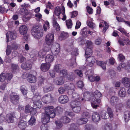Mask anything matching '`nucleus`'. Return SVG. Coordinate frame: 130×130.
<instances>
[{
  "label": "nucleus",
  "mask_w": 130,
  "mask_h": 130,
  "mask_svg": "<svg viewBox=\"0 0 130 130\" xmlns=\"http://www.w3.org/2000/svg\"><path fill=\"white\" fill-rule=\"evenodd\" d=\"M124 84L125 87L130 88V82H124Z\"/></svg>",
  "instance_id": "64"
},
{
  "label": "nucleus",
  "mask_w": 130,
  "mask_h": 130,
  "mask_svg": "<svg viewBox=\"0 0 130 130\" xmlns=\"http://www.w3.org/2000/svg\"><path fill=\"white\" fill-rule=\"evenodd\" d=\"M27 28L26 26L23 25L21 26L19 28V31L20 34L24 36H25L27 31Z\"/></svg>",
  "instance_id": "13"
},
{
  "label": "nucleus",
  "mask_w": 130,
  "mask_h": 130,
  "mask_svg": "<svg viewBox=\"0 0 130 130\" xmlns=\"http://www.w3.org/2000/svg\"><path fill=\"white\" fill-rule=\"evenodd\" d=\"M33 103L34 106H36L37 108H40L42 106V104L41 101H38L36 102H34Z\"/></svg>",
  "instance_id": "39"
},
{
  "label": "nucleus",
  "mask_w": 130,
  "mask_h": 130,
  "mask_svg": "<svg viewBox=\"0 0 130 130\" xmlns=\"http://www.w3.org/2000/svg\"><path fill=\"white\" fill-rule=\"evenodd\" d=\"M76 84L77 87L79 88H83L84 86L83 82H77Z\"/></svg>",
  "instance_id": "56"
},
{
  "label": "nucleus",
  "mask_w": 130,
  "mask_h": 130,
  "mask_svg": "<svg viewBox=\"0 0 130 130\" xmlns=\"http://www.w3.org/2000/svg\"><path fill=\"white\" fill-rule=\"evenodd\" d=\"M124 118L125 122H128L130 119V112L127 111L124 112Z\"/></svg>",
  "instance_id": "20"
},
{
  "label": "nucleus",
  "mask_w": 130,
  "mask_h": 130,
  "mask_svg": "<svg viewBox=\"0 0 130 130\" xmlns=\"http://www.w3.org/2000/svg\"><path fill=\"white\" fill-rule=\"evenodd\" d=\"M11 49L13 50H17L18 48V46L17 44L15 43H13L11 46H8Z\"/></svg>",
  "instance_id": "51"
},
{
  "label": "nucleus",
  "mask_w": 130,
  "mask_h": 130,
  "mask_svg": "<svg viewBox=\"0 0 130 130\" xmlns=\"http://www.w3.org/2000/svg\"><path fill=\"white\" fill-rule=\"evenodd\" d=\"M72 97L74 99L78 100L80 101H82L84 99L83 98H80L79 95L75 92L73 93Z\"/></svg>",
  "instance_id": "25"
},
{
  "label": "nucleus",
  "mask_w": 130,
  "mask_h": 130,
  "mask_svg": "<svg viewBox=\"0 0 130 130\" xmlns=\"http://www.w3.org/2000/svg\"><path fill=\"white\" fill-rule=\"evenodd\" d=\"M46 47L44 48L43 50H40L38 53V56L39 57L42 58L46 54V53L49 51V48H47V50H46Z\"/></svg>",
  "instance_id": "14"
},
{
  "label": "nucleus",
  "mask_w": 130,
  "mask_h": 130,
  "mask_svg": "<svg viewBox=\"0 0 130 130\" xmlns=\"http://www.w3.org/2000/svg\"><path fill=\"white\" fill-rule=\"evenodd\" d=\"M20 89L22 93L24 95H25L27 94V88L25 86H22L20 87Z\"/></svg>",
  "instance_id": "37"
},
{
  "label": "nucleus",
  "mask_w": 130,
  "mask_h": 130,
  "mask_svg": "<svg viewBox=\"0 0 130 130\" xmlns=\"http://www.w3.org/2000/svg\"><path fill=\"white\" fill-rule=\"evenodd\" d=\"M65 89L64 88L60 87L59 88L58 91L60 94H63L65 91Z\"/></svg>",
  "instance_id": "61"
},
{
  "label": "nucleus",
  "mask_w": 130,
  "mask_h": 130,
  "mask_svg": "<svg viewBox=\"0 0 130 130\" xmlns=\"http://www.w3.org/2000/svg\"><path fill=\"white\" fill-rule=\"evenodd\" d=\"M66 23L67 27L69 29L72 28L73 24L72 20L71 19L66 20Z\"/></svg>",
  "instance_id": "40"
},
{
  "label": "nucleus",
  "mask_w": 130,
  "mask_h": 130,
  "mask_svg": "<svg viewBox=\"0 0 130 130\" xmlns=\"http://www.w3.org/2000/svg\"><path fill=\"white\" fill-rule=\"evenodd\" d=\"M12 50L9 46H8L6 49V55L7 56H8L10 55L11 53V51Z\"/></svg>",
  "instance_id": "57"
},
{
  "label": "nucleus",
  "mask_w": 130,
  "mask_h": 130,
  "mask_svg": "<svg viewBox=\"0 0 130 130\" xmlns=\"http://www.w3.org/2000/svg\"><path fill=\"white\" fill-rule=\"evenodd\" d=\"M81 104L80 102L77 101H72L70 103V105L73 111L76 113H78L80 111Z\"/></svg>",
  "instance_id": "3"
},
{
  "label": "nucleus",
  "mask_w": 130,
  "mask_h": 130,
  "mask_svg": "<svg viewBox=\"0 0 130 130\" xmlns=\"http://www.w3.org/2000/svg\"><path fill=\"white\" fill-rule=\"evenodd\" d=\"M19 68L18 65L14 64H11V68L12 69L13 71L14 72L17 69Z\"/></svg>",
  "instance_id": "49"
},
{
  "label": "nucleus",
  "mask_w": 130,
  "mask_h": 130,
  "mask_svg": "<svg viewBox=\"0 0 130 130\" xmlns=\"http://www.w3.org/2000/svg\"><path fill=\"white\" fill-rule=\"evenodd\" d=\"M69 98L66 95H61L58 98V101L62 104L66 103L69 101Z\"/></svg>",
  "instance_id": "10"
},
{
  "label": "nucleus",
  "mask_w": 130,
  "mask_h": 130,
  "mask_svg": "<svg viewBox=\"0 0 130 130\" xmlns=\"http://www.w3.org/2000/svg\"><path fill=\"white\" fill-rule=\"evenodd\" d=\"M45 47H46V50L47 49V48H49V51L50 50V48L48 45L47 46L45 47ZM60 49V44L56 43L52 46V47L50 48V50L53 54L55 55H56L59 52Z\"/></svg>",
  "instance_id": "5"
},
{
  "label": "nucleus",
  "mask_w": 130,
  "mask_h": 130,
  "mask_svg": "<svg viewBox=\"0 0 130 130\" xmlns=\"http://www.w3.org/2000/svg\"><path fill=\"white\" fill-rule=\"evenodd\" d=\"M22 69L26 70H29L32 68L31 63L30 60H28L25 63H22L21 65Z\"/></svg>",
  "instance_id": "9"
},
{
  "label": "nucleus",
  "mask_w": 130,
  "mask_h": 130,
  "mask_svg": "<svg viewBox=\"0 0 130 130\" xmlns=\"http://www.w3.org/2000/svg\"><path fill=\"white\" fill-rule=\"evenodd\" d=\"M124 105L122 103H120L117 104L116 106V108L117 110H116L117 112H118V111L117 110H121L122 109V108H123Z\"/></svg>",
  "instance_id": "45"
},
{
  "label": "nucleus",
  "mask_w": 130,
  "mask_h": 130,
  "mask_svg": "<svg viewBox=\"0 0 130 130\" xmlns=\"http://www.w3.org/2000/svg\"><path fill=\"white\" fill-rule=\"evenodd\" d=\"M112 126L110 123H108L105 124L104 129L105 130H112Z\"/></svg>",
  "instance_id": "44"
},
{
  "label": "nucleus",
  "mask_w": 130,
  "mask_h": 130,
  "mask_svg": "<svg viewBox=\"0 0 130 130\" xmlns=\"http://www.w3.org/2000/svg\"><path fill=\"white\" fill-rule=\"evenodd\" d=\"M107 111L110 119H112L113 116V113L112 109L108 107L107 108ZM110 120H112V119Z\"/></svg>",
  "instance_id": "30"
},
{
  "label": "nucleus",
  "mask_w": 130,
  "mask_h": 130,
  "mask_svg": "<svg viewBox=\"0 0 130 130\" xmlns=\"http://www.w3.org/2000/svg\"><path fill=\"white\" fill-rule=\"evenodd\" d=\"M51 66V64L50 63H42L41 65L40 69L42 71L46 72L49 70Z\"/></svg>",
  "instance_id": "12"
},
{
  "label": "nucleus",
  "mask_w": 130,
  "mask_h": 130,
  "mask_svg": "<svg viewBox=\"0 0 130 130\" xmlns=\"http://www.w3.org/2000/svg\"><path fill=\"white\" fill-rule=\"evenodd\" d=\"M60 74H62L63 76H65L67 75V72L66 70L63 69L60 71Z\"/></svg>",
  "instance_id": "60"
},
{
  "label": "nucleus",
  "mask_w": 130,
  "mask_h": 130,
  "mask_svg": "<svg viewBox=\"0 0 130 130\" xmlns=\"http://www.w3.org/2000/svg\"><path fill=\"white\" fill-rule=\"evenodd\" d=\"M80 122V124H84L86 123L88 121V119L87 118H82L79 119Z\"/></svg>",
  "instance_id": "54"
},
{
  "label": "nucleus",
  "mask_w": 130,
  "mask_h": 130,
  "mask_svg": "<svg viewBox=\"0 0 130 130\" xmlns=\"http://www.w3.org/2000/svg\"><path fill=\"white\" fill-rule=\"evenodd\" d=\"M75 78L74 76L73 75H68L67 76V79L70 80L72 81Z\"/></svg>",
  "instance_id": "62"
},
{
  "label": "nucleus",
  "mask_w": 130,
  "mask_h": 130,
  "mask_svg": "<svg viewBox=\"0 0 130 130\" xmlns=\"http://www.w3.org/2000/svg\"><path fill=\"white\" fill-rule=\"evenodd\" d=\"M45 113L42 115V121L43 124H46L48 122L50 118H53L55 117L56 110L53 106L46 107L45 108Z\"/></svg>",
  "instance_id": "1"
},
{
  "label": "nucleus",
  "mask_w": 130,
  "mask_h": 130,
  "mask_svg": "<svg viewBox=\"0 0 130 130\" xmlns=\"http://www.w3.org/2000/svg\"><path fill=\"white\" fill-rule=\"evenodd\" d=\"M32 109V107H31L29 105H27L25 106V112L26 114L30 113L31 110Z\"/></svg>",
  "instance_id": "31"
},
{
  "label": "nucleus",
  "mask_w": 130,
  "mask_h": 130,
  "mask_svg": "<svg viewBox=\"0 0 130 130\" xmlns=\"http://www.w3.org/2000/svg\"><path fill=\"white\" fill-rule=\"evenodd\" d=\"M15 118V115L14 113H9L7 114L6 116V120L8 123H13Z\"/></svg>",
  "instance_id": "11"
},
{
  "label": "nucleus",
  "mask_w": 130,
  "mask_h": 130,
  "mask_svg": "<svg viewBox=\"0 0 130 130\" xmlns=\"http://www.w3.org/2000/svg\"><path fill=\"white\" fill-rule=\"evenodd\" d=\"M31 33L35 38L39 39L43 35V30L39 28L38 26H35L32 29Z\"/></svg>",
  "instance_id": "2"
},
{
  "label": "nucleus",
  "mask_w": 130,
  "mask_h": 130,
  "mask_svg": "<svg viewBox=\"0 0 130 130\" xmlns=\"http://www.w3.org/2000/svg\"><path fill=\"white\" fill-rule=\"evenodd\" d=\"M69 130H80V129L77 124L73 123L70 125Z\"/></svg>",
  "instance_id": "24"
},
{
  "label": "nucleus",
  "mask_w": 130,
  "mask_h": 130,
  "mask_svg": "<svg viewBox=\"0 0 130 130\" xmlns=\"http://www.w3.org/2000/svg\"><path fill=\"white\" fill-rule=\"evenodd\" d=\"M118 57L119 61L121 62L124 61L125 59V56L122 54H119L118 55Z\"/></svg>",
  "instance_id": "50"
},
{
  "label": "nucleus",
  "mask_w": 130,
  "mask_h": 130,
  "mask_svg": "<svg viewBox=\"0 0 130 130\" xmlns=\"http://www.w3.org/2000/svg\"><path fill=\"white\" fill-rule=\"evenodd\" d=\"M60 11V8L59 7H56L55 10V14L57 16H59L61 13Z\"/></svg>",
  "instance_id": "42"
},
{
  "label": "nucleus",
  "mask_w": 130,
  "mask_h": 130,
  "mask_svg": "<svg viewBox=\"0 0 130 130\" xmlns=\"http://www.w3.org/2000/svg\"><path fill=\"white\" fill-rule=\"evenodd\" d=\"M46 39H50V40H54V35L52 33L48 34L47 35L46 37Z\"/></svg>",
  "instance_id": "43"
},
{
  "label": "nucleus",
  "mask_w": 130,
  "mask_h": 130,
  "mask_svg": "<svg viewBox=\"0 0 130 130\" xmlns=\"http://www.w3.org/2000/svg\"><path fill=\"white\" fill-rule=\"evenodd\" d=\"M61 67V65L60 64H56L54 66V70L56 72H58L60 71Z\"/></svg>",
  "instance_id": "46"
},
{
  "label": "nucleus",
  "mask_w": 130,
  "mask_h": 130,
  "mask_svg": "<svg viewBox=\"0 0 130 130\" xmlns=\"http://www.w3.org/2000/svg\"><path fill=\"white\" fill-rule=\"evenodd\" d=\"M118 100V99L117 97L113 96L110 99V104L112 105H114L116 104Z\"/></svg>",
  "instance_id": "23"
},
{
  "label": "nucleus",
  "mask_w": 130,
  "mask_h": 130,
  "mask_svg": "<svg viewBox=\"0 0 130 130\" xmlns=\"http://www.w3.org/2000/svg\"><path fill=\"white\" fill-rule=\"evenodd\" d=\"M68 36V33L64 32H62L59 37V39L60 40H62L66 39Z\"/></svg>",
  "instance_id": "21"
},
{
  "label": "nucleus",
  "mask_w": 130,
  "mask_h": 130,
  "mask_svg": "<svg viewBox=\"0 0 130 130\" xmlns=\"http://www.w3.org/2000/svg\"><path fill=\"white\" fill-rule=\"evenodd\" d=\"M61 121L63 123H67L70 122V119L67 117H64L61 118Z\"/></svg>",
  "instance_id": "32"
},
{
  "label": "nucleus",
  "mask_w": 130,
  "mask_h": 130,
  "mask_svg": "<svg viewBox=\"0 0 130 130\" xmlns=\"http://www.w3.org/2000/svg\"><path fill=\"white\" fill-rule=\"evenodd\" d=\"M18 125L20 128H24L26 126V122H25L23 121H21L19 122Z\"/></svg>",
  "instance_id": "38"
},
{
  "label": "nucleus",
  "mask_w": 130,
  "mask_h": 130,
  "mask_svg": "<svg viewBox=\"0 0 130 130\" xmlns=\"http://www.w3.org/2000/svg\"><path fill=\"white\" fill-rule=\"evenodd\" d=\"M92 93L89 92H86L84 94V99L87 101H89L91 100Z\"/></svg>",
  "instance_id": "18"
},
{
  "label": "nucleus",
  "mask_w": 130,
  "mask_h": 130,
  "mask_svg": "<svg viewBox=\"0 0 130 130\" xmlns=\"http://www.w3.org/2000/svg\"><path fill=\"white\" fill-rule=\"evenodd\" d=\"M54 97L52 94L48 93L42 98V100L45 103H49L52 102L54 100Z\"/></svg>",
  "instance_id": "7"
},
{
  "label": "nucleus",
  "mask_w": 130,
  "mask_h": 130,
  "mask_svg": "<svg viewBox=\"0 0 130 130\" xmlns=\"http://www.w3.org/2000/svg\"><path fill=\"white\" fill-rule=\"evenodd\" d=\"M54 89V87L52 86H47L45 87L44 88V91L45 92H47L52 90Z\"/></svg>",
  "instance_id": "41"
},
{
  "label": "nucleus",
  "mask_w": 130,
  "mask_h": 130,
  "mask_svg": "<svg viewBox=\"0 0 130 130\" xmlns=\"http://www.w3.org/2000/svg\"><path fill=\"white\" fill-rule=\"evenodd\" d=\"M78 41L79 42H80L82 45L85 43V38L83 36H81L78 38Z\"/></svg>",
  "instance_id": "48"
},
{
  "label": "nucleus",
  "mask_w": 130,
  "mask_h": 130,
  "mask_svg": "<svg viewBox=\"0 0 130 130\" xmlns=\"http://www.w3.org/2000/svg\"><path fill=\"white\" fill-rule=\"evenodd\" d=\"M10 38L12 39H14L17 37L16 34L12 32H11L9 33V36Z\"/></svg>",
  "instance_id": "52"
},
{
  "label": "nucleus",
  "mask_w": 130,
  "mask_h": 130,
  "mask_svg": "<svg viewBox=\"0 0 130 130\" xmlns=\"http://www.w3.org/2000/svg\"><path fill=\"white\" fill-rule=\"evenodd\" d=\"M13 77L12 73H2L0 74V81H4L5 80L10 81Z\"/></svg>",
  "instance_id": "6"
},
{
  "label": "nucleus",
  "mask_w": 130,
  "mask_h": 130,
  "mask_svg": "<svg viewBox=\"0 0 130 130\" xmlns=\"http://www.w3.org/2000/svg\"><path fill=\"white\" fill-rule=\"evenodd\" d=\"M41 130H48L46 125L42 124L40 126Z\"/></svg>",
  "instance_id": "63"
},
{
  "label": "nucleus",
  "mask_w": 130,
  "mask_h": 130,
  "mask_svg": "<svg viewBox=\"0 0 130 130\" xmlns=\"http://www.w3.org/2000/svg\"><path fill=\"white\" fill-rule=\"evenodd\" d=\"M54 40H50V39H46L45 42L48 45H51L52 44L53 41Z\"/></svg>",
  "instance_id": "59"
},
{
  "label": "nucleus",
  "mask_w": 130,
  "mask_h": 130,
  "mask_svg": "<svg viewBox=\"0 0 130 130\" xmlns=\"http://www.w3.org/2000/svg\"><path fill=\"white\" fill-rule=\"evenodd\" d=\"M82 118H89L90 114L87 111H84L81 114Z\"/></svg>",
  "instance_id": "35"
},
{
  "label": "nucleus",
  "mask_w": 130,
  "mask_h": 130,
  "mask_svg": "<svg viewBox=\"0 0 130 130\" xmlns=\"http://www.w3.org/2000/svg\"><path fill=\"white\" fill-rule=\"evenodd\" d=\"M64 87L67 90H70L74 91V89L75 88V86L73 83H70L68 85L65 86Z\"/></svg>",
  "instance_id": "34"
},
{
  "label": "nucleus",
  "mask_w": 130,
  "mask_h": 130,
  "mask_svg": "<svg viewBox=\"0 0 130 130\" xmlns=\"http://www.w3.org/2000/svg\"><path fill=\"white\" fill-rule=\"evenodd\" d=\"M27 80L29 81H36V78L32 74H29L27 77Z\"/></svg>",
  "instance_id": "27"
},
{
  "label": "nucleus",
  "mask_w": 130,
  "mask_h": 130,
  "mask_svg": "<svg viewBox=\"0 0 130 130\" xmlns=\"http://www.w3.org/2000/svg\"><path fill=\"white\" fill-rule=\"evenodd\" d=\"M36 120L35 117L33 116H31L30 119L28 121L29 125H35L36 123Z\"/></svg>",
  "instance_id": "28"
},
{
  "label": "nucleus",
  "mask_w": 130,
  "mask_h": 130,
  "mask_svg": "<svg viewBox=\"0 0 130 130\" xmlns=\"http://www.w3.org/2000/svg\"><path fill=\"white\" fill-rule=\"evenodd\" d=\"M54 60L53 56L48 54L46 57L45 60L46 63H50L53 62Z\"/></svg>",
  "instance_id": "19"
},
{
  "label": "nucleus",
  "mask_w": 130,
  "mask_h": 130,
  "mask_svg": "<svg viewBox=\"0 0 130 130\" xmlns=\"http://www.w3.org/2000/svg\"><path fill=\"white\" fill-rule=\"evenodd\" d=\"M19 12L20 14L23 15H27L28 13V10L27 9L24 8L21 9Z\"/></svg>",
  "instance_id": "33"
},
{
  "label": "nucleus",
  "mask_w": 130,
  "mask_h": 130,
  "mask_svg": "<svg viewBox=\"0 0 130 130\" xmlns=\"http://www.w3.org/2000/svg\"><path fill=\"white\" fill-rule=\"evenodd\" d=\"M96 62L98 66H100L104 70H106V62L100 61L98 60H96Z\"/></svg>",
  "instance_id": "17"
},
{
  "label": "nucleus",
  "mask_w": 130,
  "mask_h": 130,
  "mask_svg": "<svg viewBox=\"0 0 130 130\" xmlns=\"http://www.w3.org/2000/svg\"><path fill=\"white\" fill-rule=\"evenodd\" d=\"M118 94L120 96L122 97H125L126 94L125 89L124 88H120Z\"/></svg>",
  "instance_id": "22"
},
{
  "label": "nucleus",
  "mask_w": 130,
  "mask_h": 130,
  "mask_svg": "<svg viewBox=\"0 0 130 130\" xmlns=\"http://www.w3.org/2000/svg\"><path fill=\"white\" fill-rule=\"evenodd\" d=\"M55 124L58 128H59L62 126V124L61 122L59 121H56L55 122Z\"/></svg>",
  "instance_id": "58"
},
{
  "label": "nucleus",
  "mask_w": 130,
  "mask_h": 130,
  "mask_svg": "<svg viewBox=\"0 0 130 130\" xmlns=\"http://www.w3.org/2000/svg\"><path fill=\"white\" fill-rule=\"evenodd\" d=\"M92 53V51L91 49L88 47H87L86 49L85 52V55L88 56L91 55Z\"/></svg>",
  "instance_id": "36"
},
{
  "label": "nucleus",
  "mask_w": 130,
  "mask_h": 130,
  "mask_svg": "<svg viewBox=\"0 0 130 130\" xmlns=\"http://www.w3.org/2000/svg\"><path fill=\"white\" fill-rule=\"evenodd\" d=\"M20 99L19 96L18 95H15L14 92H12L10 94V101L13 104L16 105L17 104Z\"/></svg>",
  "instance_id": "8"
},
{
  "label": "nucleus",
  "mask_w": 130,
  "mask_h": 130,
  "mask_svg": "<svg viewBox=\"0 0 130 130\" xmlns=\"http://www.w3.org/2000/svg\"><path fill=\"white\" fill-rule=\"evenodd\" d=\"M92 94L94 98H100L102 95L101 93L97 90H96L94 92H93Z\"/></svg>",
  "instance_id": "26"
},
{
  "label": "nucleus",
  "mask_w": 130,
  "mask_h": 130,
  "mask_svg": "<svg viewBox=\"0 0 130 130\" xmlns=\"http://www.w3.org/2000/svg\"><path fill=\"white\" fill-rule=\"evenodd\" d=\"M100 116L97 112H94L92 115V118L93 120L95 122H98L100 120Z\"/></svg>",
  "instance_id": "15"
},
{
  "label": "nucleus",
  "mask_w": 130,
  "mask_h": 130,
  "mask_svg": "<svg viewBox=\"0 0 130 130\" xmlns=\"http://www.w3.org/2000/svg\"><path fill=\"white\" fill-rule=\"evenodd\" d=\"M75 72L80 77H82L83 76V73L80 70H76L75 71Z\"/></svg>",
  "instance_id": "55"
},
{
  "label": "nucleus",
  "mask_w": 130,
  "mask_h": 130,
  "mask_svg": "<svg viewBox=\"0 0 130 130\" xmlns=\"http://www.w3.org/2000/svg\"><path fill=\"white\" fill-rule=\"evenodd\" d=\"M86 58L87 62V61L88 62H92L95 61V59L94 57L92 56L89 55L87 57V56H86Z\"/></svg>",
  "instance_id": "29"
},
{
  "label": "nucleus",
  "mask_w": 130,
  "mask_h": 130,
  "mask_svg": "<svg viewBox=\"0 0 130 130\" xmlns=\"http://www.w3.org/2000/svg\"><path fill=\"white\" fill-rule=\"evenodd\" d=\"M101 102V100L99 98H94L93 103H91L92 106L94 108H96L99 106L97 104H99Z\"/></svg>",
  "instance_id": "16"
},
{
  "label": "nucleus",
  "mask_w": 130,
  "mask_h": 130,
  "mask_svg": "<svg viewBox=\"0 0 130 130\" xmlns=\"http://www.w3.org/2000/svg\"><path fill=\"white\" fill-rule=\"evenodd\" d=\"M90 81H99L100 79V77L98 76H93V71L91 70H89L85 73Z\"/></svg>",
  "instance_id": "4"
},
{
  "label": "nucleus",
  "mask_w": 130,
  "mask_h": 130,
  "mask_svg": "<svg viewBox=\"0 0 130 130\" xmlns=\"http://www.w3.org/2000/svg\"><path fill=\"white\" fill-rule=\"evenodd\" d=\"M85 130H95L93 126L91 125H86Z\"/></svg>",
  "instance_id": "47"
},
{
  "label": "nucleus",
  "mask_w": 130,
  "mask_h": 130,
  "mask_svg": "<svg viewBox=\"0 0 130 130\" xmlns=\"http://www.w3.org/2000/svg\"><path fill=\"white\" fill-rule=\"evenodd\" d=\"M102 41V38L101 37H99L95 40V44L98 45H100Z\"/></svg>",
  "instance_id": "53"
}]
</instances>
